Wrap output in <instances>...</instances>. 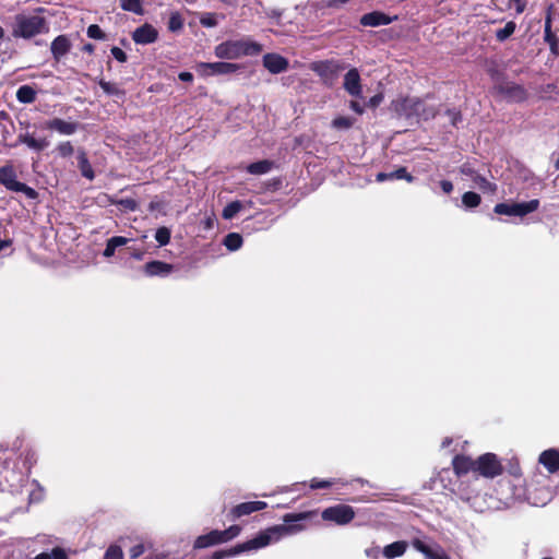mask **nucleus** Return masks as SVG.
I'll list each match as a JSON object with an SVG mask.
<instances>
[{
  "mask_svg": "<svg viewBox=\"0 0 559 559\" xmlns=\"http://www.w3.org/2000/svg\"><path fill=\"white\" fill-rule=\"evenodd\" d=\"M302 530L301 525H275L260 532L255 537L238 544L228 550H217L213 552L211 559H225L237 556L245 551L258 550L278 542L282 537L295 534Z\"/></svg>",
  "mask_w": 559,
  "mask_h": 559,
  "instance_id": "1",
  "label": "nucleus"
},
{
  "mask_svg": "<svg viewBox=\"0 0 559 559\" xmlns=\"http://www.w3.org/2000/svg\"><path fill=\"white\" fill-rule=\"evenodd\" d=\"M11 35L19 39H32L49 32V23L39 13L21 12L12 17Z\"/></svg>",
  "mask_w": 559,
  "mask_h": 559,
  "instance_id": "2",
  "label": "nucleus"
},
{
  "mask_svg": "<svg viewBox=\"0 0 559 559\" xmlns=\"http://www.w3.org/2000/svg\"><path fill=\"white\" fill-rule=\"evenodd\" d=\"M262 51V46L250 38L226 40L215 47V56L219 59H239L245 56H255Z\"/></svg>",
  "mask_w": 559,
  "mask_h": 559,
  "instance_id": "3",
  "label": "nucleus"
},
{
  "mask_svg": "<svg viewBox=\"0 0 559 559\" xmlns=\"http://www.w3.org/2000/svg\"><path fill=\"white\" fill-rule=\"evenodd\" d=\"M392 108L400 117L405 118L428 120L436 116V108L417 97L399 98L392 103Z\"/></svg>",
  "mask_w": 559,
  "mask_h": 559,
  "instance_id": "4",
  "label": "nucleus"
},
{
  "mask_svg": "<svg viewBox=\"0 0 559 559\" xmlns=\"http://www.w3.org/2000/svg\"><path fill=\"white\" fill-rule=\"evenodd\" d=\"M539 206V201L534 199L528 202H520V203H498L493 211L499 215H509V216H525L534 211H536Z\"/></svg>",
  "mask_w": 559,
  "mask_h": 559,
  "instance_id": "5",
  "label": "nucleus"
},
{
  "mask_svg": "<svg viewBox=\"0 0 559 559\" xmlns=\"http://www.w3.org/2000/svg\"><path fill=\"white\" fill-rule=\"evenodd\" d=\"M321 516L324 521L334 522L337 525H345L355 518V511L350 506L336 504L324 509Z\"/></svg>",
  "mask_w": 559,
  "mask_h": 559,
  "instance_id": "6",
  "label": "nucleus"
},
{
  "mask_svg": "<svg viewBox=\"0 0 559 559\" xmlns=\"http://www.w3.org/2000/svg\"><path fill=\"white\" fill-rule=\"evenodd\" d=\"M0 183L11 191L25 192L28 195L34 194L32 188L16 180V175L12 166L7 165L0 168Z\"/></svg>",
  "mask_w": 559,
  "mask_h": 559,
  "instance_id": "7",
  "label": "nucleus"
},
{
  "mask_svg": "<svg viewBox=\"0 0 559 559\" xmlns=\"http://www.w3.org/2000/svg\"><path fill=\"white\" fill-rule=\"evenodd\" d=\"M240 69L237 63L230 62H202L198 64V71L201 75H225L235 73Z\"/></svg>",
  "mask_w": 559,
  "mask_h": 559,
  "instance_id": "8",
  "label": "nucleus"
},
{
  "mask_svg": "<svg viewBox=\"0 0 559 559\" xmlns=\"http://www.w3.org/2000/svg\"><path fill=\"white\" fill-rule=\"evenodd\" d=\"M412 545L417 551L425 556V559H450L443 548L436 543L415 538Z\"/></svg>",
  "mask_w": 559,
  "mask_h": 559,
  "instance_id": "9",
  "label": "nucleus"
},
{
  "mask_svg": "<svg viewBox=\"0 0 559 559\" xmlns=\"http://www.w3.org/2000/svg\"><path fill=\"white\" fill-rule=\"evenodd\" d=\"M476 468L485 477H495L501 473V465L492 453H486L476 461Z\"/></svg>",
  "mask_w": 559,
  "mask_h": 559,
  "instance_id": "10",
  "label": "nucleus"
},
{
  "mask_svg": "<svg viewBox=\"0 0 559 559\" xmlns=\"http://www.w3.org/2000/svg\"><path fill=\"white\" fill-rule=\"evenodd\" d=\"M495 90L510 102H522L526 99V92L523 86L512 82L497 83Z\"/></svg>",
  "mask_w": 559,
  "mask_h": 559,
  "instance_id": "11",
  "label": "nucleus"
},
{
  "mask_svg": "<svg viewBox=\"0 0 559 559\" xmlns=\"http://www.w3.org/2000/svg\"><path fill=\"white\" fill-rule=\"evenodd\" d=\"M157 37H158L157 29L148 23H145L144 25L138 27L132 33V39L136 44H140V45L152 44V43L156 41Z\"/></svg>",
  "mask_w": 559,
  "mask_h": 559,
  "instance_id": "12",
  "label": "nucleus"
},
{
  "mask_svg": "<svg viewBox=\"0 0 559 559\" xmlns=\"http://www.w3.org/2000/svg\"><path fill=\"white\" fill-rule=\"evenodd\" d=\"M79 127L78 122L66 121L60 118H53L45 122L46 129L57 131L61 135H72L78 131Z\"/></svg>",
  "mask_w": 559,
  "mask_h": 559,
  "instance_id": "13",
  "label": "nucleus"
},
{
  "mask_svg": "<svg viewBox=\"0 0 559 559\" xmlns=\"http://www.w3.org/2000/svg\"><path fill=\"white\" fill-rule=\"evenodd\" d=\"M343 86L345 91L355 97H360L362 93L360 75L357 69H350L344 76Z\"/></svg>",
  "mask_w": 559,
  "mask_h": 559,
  "instance_id": "14",
  "label": "nucleus"
},
{
  "mask_svg": "<svg viewBox=\"0 0 559 559\" xmlns=\"http://www.w3.org/2000/svg\"><path fill=\"white\" fill-rule=\"evenodd\" d=\"M263 66L273 74H278L287 70L288 60L277 53H266L263 56Z\"/></svg>",
  "mask_w": 559,
  "mask_h": 559,
  "instance_id": "15",
  "label": "nucleus"
},
{
  "mask_svg": "<svg viewBox=\"0 0 559 559\" xmlns=\"http://www.w3.org/2000/svg\"><path fill=\"white\" fill-rule=\"evenodd\" d=\"M394 20H396V16L390 17L382 12L374 11L371 13L364 14L360 19V23L364 26L376 27L380 25H388Z\"/></svg>",
  "mask_w": 559,
  "mask_h": 559,
  "instance_id": "16",
  "label": "nucleus"
},
{
  "mask_svg": "<svg viewBox=\"0 0 559 559\" xmlns=\"http://www.w3.org/2000/svg\"><path fill=\"white\" fill-rule=\"evenodd\" d=\"M71 48V43L66 35L57 36L50 46L51 53L55 60L59 61L62 57H64Z\"/></svg>",
  "mask_w": 559,
  "mask_h": 559,
  "instance_id": "17",
  "label": "nucleus"
},
{
  "mask_svg": "<svg viewBox=\"0 0 559 559\" xmlns=\"http://www.w3.org/2000/svg\"><path fill=\"white\" fill-rule=\"evenodd\" d=\"M267 507L266 502L264 501H249V502H242L240 504H237L231 510V514L235 518H240L242 515L251 514L255 511L263 510Z\"/></svg>",
  "mask_w": 559,
  "mask_h": 559,
  "instance_id": "18",
  "label": "nucleus"
},
{
  "mask_svg": "<svg viewBox=\"0 0 559 559\" xmlns=\"http://www.w3.org/2000/svg\"><path fill=\"white\" fill-rule=\"evenodd\" d=\"M539 463L543 464L550 473L559 469V451L549 449L539 455Z\"/></svg>",
  "mask_w": 559,
  "mask_h": 559,
  "instance_id": "19",
  "label": "nucleus"
},
{
  "mask_svg": "<svg viewBox=\"0 0 559 559\" xmlns=\"http://www.w3.org/2000/svg\"><path fill=\"white\" fill-rule=\"evenodd\" d=\"M171 271L173 265L162 261H152L145 264V273L148 276H166Z\"/></svg>",
  "mask_w": 559,
  "mask_h": 559,
  "instance_id": "20",
  "label": "nucleus"
},
{
  "mask_svg": "<svg viewBox=\"0 0 559 559\" xmlns=\"http://www.w3.org/2000/svg\"><path fill=\"white\" fill-rule=\"evenodd\" d=\"M453 468L457 475L467 474L471 471H477L476 461L467 456L457 455L453 459Z\"/></svg>",
  "mask_w": 559,
  "mask_h": 559,
  "instance_id": "21",
  "label": "nucleus"
},
{
  "mask_svg": "<svg viewBox=\"0 0 559 559\" xmlns=\"http://www.w3.org/2000/svg\"><path fill=\"white\" fill-rule=\"evenodd\" d=\"M223 543L221 531L214 530L209 534L199 536L194 542V548H206Z\"/></svg>",
  "mask_w": 559,
  "mask_h": 559,
  "instance_id": "22",
  "label": "nucleus"
},
{
  "mask_svg": "<svg viewBox=\"0 0 559 559\" xmlns=\"http://www.w3.org/2000/svg\"><path fill=\"white\" fill-rule=\"evenodd\" d=\"M406 549L407 543L404 540H399L385 546L382 550V554L385 558L393 559L403 556Z\"/></svg>",
  "mask_w": 559,
  "mask_h": 559,
  "instance_id": "23",
  "label": "nucleus"
},
{
  "mask_svg": "<svg viewBox=\"0 0 559 559\" xmlns=\"http://www.w3.org/2000/svg\"><path fill=\"white\" fill-rule=\"evenodd\" d=\"M78 166L83 177L93 180L95 177L94 170L88 162L87 155L83 150H79L76 154Z\"/></svg>",
  "mask_w": 559,
  "mask_h": 559,
  "instance_id": "24",
  "label": "nucleus"
},
{
  "mask_svg": "<svg viewBox=\"0 0 559 559\" xmlns=\"http://www.w3.org/2000/svg\"><path fill=\"white\" fill-rule=\"evenodd\" d=\"M20 142L26 144L29 148L35 151H43L46 148L49 143L46 139H35L32 134L26 133L23 135H20Z\"/></svg>",
  "mask_w": 559,
  "mask_h": 559,
  "instance_id": "25",
  "label": "nucleus"
},
{
  "mask_svg": "<svg viewBox=\"0 0 559 559\" xmlns=\"http://www.w3.org/2000/svg\"><path fill=\"white\" fill-rule=\"evenodd\" d=\"M129 241L128 238L121 236H115L108 239L106 248L104 250V255L106 258H110L115 254L117 248L127 245Z\"/></svg>",
  "mask_w": 559,
  "mask_h": 559,
  "instance_id": "26",
  "label": "nucleus"
},
{
  "mask_svg": "<svg viewBox=\"0 0 559 559\" xmlns=\"http://www.w3.org/2000/svg\"><path fill=\"white\" fill-rule=\"evenodd\" d=\"M16 98L20 103L31 104L36 98L35 90L29 85H22L16 91Z\"/></svg>",
  "mask_w": 559,
  "mask_h": 559,
  "instance_id": "27",
  "label": "nucleus"
},
{
  "mask_svg": "<svg viewBox=\"0 0 559 559\" xmlns=\"http://www.w3.org/2000/svg\"><path fill=\"white\" fill-rule=\"evenodd\" d=\"M355 122H356L355 118L338 116L332 120L331 127L335 130L345 131V130H349L354 126Z\"/></svg>",
  "mask_w": 559,
  "mask_h": 559,
  "instance_id": "28",
  "label": "nucleus"
},
{
  "mask_svg": "<svg viewBox=\"0 0 559 559\" xmlns=\"http://www.w3.org/2000/svg\"><path fill=\"white\" fill-rule=\"evenodd\" d=\"M271 168H272V162L264 159V160H259V162L250 164L247 167V170H248V173H250L252 175H263V174L269 173L271 170Z\"/></svg>",
  "mask_w": 559,
  "mask_h": 559,
  "instance_id": "29",
  "label": "nucleus"
},
{
  "mask_svg": "<svg viewBox=\"0 0 559 559\" xmlns=\"http://www.w3.org/2000/svg\"><path fill=\"white\" fill-rule=\"evenodd\" d=\"M312 70L322 78H328L330 74L333 75L337 67L331 62H320L312 64Z\"/></svg>",
  "mask_w": 559,
  "mask_h": 559,
  "instance_id": "30",
  "label": "nucleus"
},
{
  "mask_svg": "<svg viewBox=\"0 0 559 559\" xmlns=\"http://www.w3.org/2000/svg\"><path fill=\"white\" fill-rule=\"evenodd\" d=\"M120 7L122 10L132 12L139 15L144 13L141 0H120Z\"/></svg>",
  "mask_w": 559,
  "mask_h": 559,
  "instance_id": "31",
  "label": "nucleus"
},
{
  "mask_svg": "<svg viewBox=\"0 0 559 559\" xmlns=\"http://www.w3.org/2000/svg\"><path fill=\"white\" fill-rule=\"evenodd\" d=\"M224 245L228 250L236 251L242 246V237L237 233H230L225 237Z\"/></svg>",
  "mask_w": 559,
  "mask_h": 559,
  "instance_id": "32",
  "label": "nucleus"
},
{
  "mask_svg": "<svg viewBox=\"0 0 559 559\" xmlns=\"http://www.w3.org/2000/svg\"><path fill=\"white\" fill-rule=\"evenodd\" d=\"M473 181L475 186L484 192L495 193L497 190V186L495 183L488 181L480 175H475Z\"/></svg>",
  "mask_w": 559,
  "mask_h": 559,
  "instance_id": "33",
  "label": "nucleus"
},
{
  "mask_svg": "<svg viewBox=\"0 0 559 559\" xmlns=\"http://www.w3.org/2000/svg\"><path fill=\"white\" fill-rule=\"evenodd\" d=\"M242 209V203L240 201H234L228 203L223 210V217L225 219L234 218Z\"/></svg>",
  "mask_w": 559,
  "mask_h": 559,
  "instance_id": "34",
  "label": "nucleus"
},
{
  "mask_svg": "<svg viewBox=\"0 0 559 559\" xmlns=\"http://www.w3.org/2000/svg\"><path fill=\"white\" fill-rule=\"evenodd\" d=\"M515 28L516 24L513 21H510L502 28L497 29L496 38L499 41H504L514 33Z\"/></svg>",
  "mask_w": 559,
  "mask_h": 559,
  "instance_id": "35",
  "label": "nucleus"
},
{
  "mask_svg": "<svg viewBox=\"0 0 559 559\" xmlns=\"http://www.w3.org/2000/svg\"><path fill=\"white\" fill-rule=\"evenodd\" d=\"M480 195L472 191L465 192L462 197V203L467 209L478 206L480 204Z\"/></svg>",
  "mask_w": 559,
  "mask_h": 559,
  "instance_id": "36",
  "label": "nucleus"
},
{
  "mask_svg": "<svg viewBox=\"0 0 559 559\" xmlns=\"http://www.w3.org/2000/svg\"><path fill=\"white\" fill-rule=\"evenodd\" d=\"M183 27V19L177 11L171 12L168 21V29L170 32H179Z\"/></svg>",
  "mask_w": 559,
  "mask_h": 559,
  "instance_id": "37",
  "label": "nucleus"
},
{
  "mask_svg": "<svg viewBox=\"0 0 559 559\" xmlns=\"http://www.w3.org/2000/svg\"><path fill=\"white\" fill-rule=\"evenodd\" d=\"M34 559H67V552L63 548L56 547L52 549L50 554L41 552L37 555Z\"/></svg>",
  "mask_w": 559,
  "mask_h": 559,
  "instance_id": "38",
  "label": "nucleus"
},
{
  "mask_svg": "<svg viewBox=\"0 0 559 559\" xmlns=\"http://www.w3.org/2000/svg\"><path fill=\"white\" fill-rule=\"evenodd\" d=\"M123 551L120 546L118 545H110L104 556L103 559H123Z\"/></svg>",
  "mask_w": 559,
  "mask_h": 559,
  "instance_id": "39",
  "label": "nucleus"
},
{
  "mask_svg": "<svg viewBox=\"0 0 559 559\" xmlns=\"http://www.w3.org/2000/svg\"><path fill=\"white\" fill-rule=\"evenodd\" d=\"M56 151L61 157H69L73 154L74 147L70 141H64L56 146Z\"/></svg>",
  "mask_w": 559,
  "mask_h": 559,
  "instance_id": "40",
  "label": "nucleus"
},
{
  "mask_svg": "<svg viewBox=\"0 0 559 559\" xmlns=\"http://www.w3.org/2000/svg\"><path fill=\"white\" fill-rule=\"evenodd\" d=\"M155 239L160 246H166L170 240V230L167 227H160L155 233Z\"/></svg>",
  "mask_w": 559,
  "mask_h": 559,
  "instance_id": "41",
  "label": "nucleus"
},
{
  "mask_svg": "<svg viewBox=\"0 0 559 559\" xmlns=\"http://www.w3.org/2000/svg\"><path fill=\"white\" fill-rule=\"evenodd\" d=\"M240 526L238 525H231L227 530L221 531V536L223 539V543H226L235 537H237L240 534Z\"/></svg>",
  "mask_w": 559,
  "mask_h": 559,
  "instance_id": "42",
  "label": "nucleus"
},
{
  "mask_svg": "<svg viewBox=\"0 0 559 559\" xmlns=\"http://www.w3.org/2000/svg\"><path fill=\"white\" fill-rule=\"evenodd\" d=\"M390 176L393 177V179H405L408 182H412L414 180V177L412 175H409L406 171V168H404V167H401L394 171H391Z\"/></svg>",
  "mask_w": 559,
  "mask_h": 559,
  "instance_id": "43",
  "label": "nucleus"
},
{
  "mask_svg": "<svg viewBox=\"0 0 559 559\" xmlns=\"http://www.w3.org/2000/svg\"><path fill=\"white\" fill-rule=\"evenodd\" d=\"M87 36L93 38V39H104L105 38L104 32L96 24H92V25L88 26V28H87Z\"/></svg>",
  "mask_w": 559,
  "mask_h": 559,
  "instance_id": "44",
  "label": "nucleus"
},
{
  "mask_svg": "<svg viewBox=\"0 0 559 559\" xmlns=\"http://www.w3.org/2000/svg\"><path fill=\"white\" fill-rule=\"evenodd\" d=\"M200 22L205 27H214L217 24L214 14H206V15L202 16Z\"/></svg>",
  "mask_w": 559,
  "mask_h": 559,
  "instance_id": "45",
  "label": "nucleus"
},
{
  "mask_svg": "<svg viewBox=\"0 0 559 559\" xmlns=\"http://www.w3.org/2000/svg\"><path fill=\"white\" fill-rule=\"evenodd\" d=\"M111 55L119 62H126L127 61L126 52L121 48H119V47H112L111 48Z\"/></svg>",
  "mask_w": 559,
  "mask_h": 559,
  "instance_id": "46",
  "label": "nucleus"
},
{
  "mask_svg": "<svg viewBox=\"0 0 559 559\" xmlns=\"http://www.w3.org/2000/svg\"><path fill=\"white\" fill-rule=\"evenodd\" d=\"M546 43L549 45L550 51L554 56H559V39L557 36L550 38L549 40H546Z\"/></svg>",
  "mask_w": 559,
  "mask_h": 559,
  "instance_id": "47",
  "label": "nucleus"
},
{
  "mask_svg": "<svg viewBox=\"0 0 559 559\" xmlns=\"http://www.w3.org/2000/svg\"><path fill=\"white\" fill-rule=\"evenodd\" d=\"M333 483L330 481V480H318V479H312L311 480V484H310V487L312 489H321V488H328L332 485Z\"/></svg>",
  "mask_w": 559,
  "mask_h": 559,
  "instance_id": "48",
  "label": "nucleus"
},
{
  "mask_svg": "<svg viewBox=\"0 0 559 559\" xmlns=\"http://www.w3.org/2000/svg\"><path fill=\"white\" fill-rule=\"evenodd\" d=\"M556 35L551 32V19L548 15L545 22V32H544V39L549 40L550 38L555 37Z\"/></svg>",
  "mask_w": 559,
  "mask_h": 559,
  "instance_id": "49",
  "label": "nucleus"
},
{
  "mask_svg": "<svg viewBox=\"0 0 559 559\" xmlns=\"http://www.w3.org/2000/svg\"><path fill=\"white\" fill-rule=\"evenodd\" d=\"M460 173L464 176L469 177L472 180L475 175H478L468 164H464L460 167Z\"/></svg>",
  "mask_w": 559,
  "mask_h": 559,
  "instance_id": "50",
  "label": "nucleus"
},
{
  "mask_svg": "<svg viewBox=\"0 0 559 559\" xmlns=\"http://www.w3.org/2000/svg\"><path fill=\"white\" fill-rule=\"evenodd\" d=\"M380 552L381 550L378 546H373L365 550V554L369 559H379Z\"/></svg>",
  "mask_w": 559,
  "mask_h": 559,
  "instance_id": "51",
  "label": "nucleus"
},
{
  "mask_svg": "<svg viewBox=\"0 0 559 559\" xmlns=\"http://www.w3.org/2000/svg\"><path fill=\"white\" fill-rule=\"evenodd\" d=\"M99 85H100L102 90L107 94H115L117 92L116 85H114L109 82L100 81Z\"/></svg>",
  "mask_w": 559,
  "mask_h": 559,
  "instance_id": "52",
  "label": "nucleus"
},
{
  "mask_svg": "<svg viewBox=\"0 0 559 559\" xmlns=\"http://www.w3.org/2000/svg\"><path fill=\"white\" fill-rule=\"evenodd\" d=\"M306 519V514H302V513H290V514H286L284 516V522L285 523H289V522H295V521H300V520H304Z\"/></svg>",
  "mask_w": 559,
  "mask_h": 559,
  "instance_id": "53",
  "label": "nucleus"
},
{
  "mask_svg": "<svg viewBox=\"0 0 559 559\" xmlns=\"http://www.w3.org/2000/svg\"><path fill=\"white\" fill-rule=\"evenodd\" d=\"M447 115L453 126H455L457 121L461 120V114L456 110H447Z\"/></svg>",
  "mask_w": 559,
  "mask_h": 559,
  "instance_id": "54",
  "label": "nucleus"
},
{
  "mask_svg": "<svg viewBox=\"0 0 559 559\" xmlns=\"http://www.w3.org/2000/svg\"><path fill=\"white\" fill-rule=\"evenodd\" d=\"M441 189L444 193H451L453 191V185L449 180H442L440 182Z\"/></svg>",
  "mask_w": 559,
  "mask_h": 559,
  "instance_id": "55",
  "label": "nucleus"
},
{
  "mask_svg": "<svg viewBox=\"0 0 559 559\" xmlns=\"http://www.w3.org/2000/svg\"><path fill=\"white\" fill-rule=\"evenodd\" d=\"M510 3L515 5V11L519 14L525 9V3L522 0H510Z\"/></svg>",
  "mask_w": 559,
  "mask_h": 559,
  "instance_id": "56",
  "label": "nucleus"
},
{
  "mask_svg": "<svg viewBox=\"0 0 559 559\" xmlns=\"http://www.w3.org/2000/svg\"><path fill=\"white\" fill-rule=\"evenodd\" d=\"M382 99H383L382 95H374L373 97H371L369 99L368 105L370 107H377L382 102Z\"/></svg>",
  "mask_w": 559,
  "mask_h": 559,
  "instance_id": "57",
  "label": "nucleus"
},
{
  "mask_svg": "<svg viewBox=\"0 0 559 559\" xmlns=\"http://www.w3.org/2000/svg\"><path fill=\"white\" fill-rule=\"evenodd\" d=\"M349 107L355 111L357 112L358 115H362L364 114V107L359 105V103L355 102V100H352L350 104H349Z\"/></svg>",
  "mask_w": 559,
  "mask_h": 559,
  "instance_id": "58",
  "label": "nucleus"
},
{
  "mask_svg": "<svg viewBox=\"0 0 559 559\" xmlns=\"http://www.w3.org/2000/svg\"><path fill=\"white\" fill-rule=\"evenodd\" d=\"M179 79L183 82H191L193 80V75L190 72H180Z\"/></svg>",
  "mask_w": 559,
  "mask_h": 559,
  "instance_id": "59",
  "label": "nucleus"
},
{
  "mask_svg": "<svg viewBox=\"0 0 559 559\" xmlns=\"http://www.w3.org/2000/svg\"><path fill=\"white\" fill-rule=\"evenodd\" d=\"M393 177L390 176V173H379L377 175V181L382 182L385 180H392Z\"/></svg>",
  "mask_w": 559,
  "mask_h": 559,
  "instance_id": "60",
  "label": "nucleus"
},
{
  "mask_svg": "<svg viewBox=\"0 0 559 559\" xmlns=\"http://www.w3.org/2000/svg\"><path fill=\"white\" fill-rule=\"evenodd\" d=\"M122 203H123L127 207H129V209H131V210H134V209H135V203H134V201H133V200H124V201H122Z\"/></svg>",
  "mask_w": 559,
  "mask_h": 559,
  "instance_id": "61",
  "label": "nucleus"
},
{
  "mask_svg": "<svg viewBox=\"0 0 559 559\" xmlns=\"http://www.w3.org/2000/svg\"><path fill=\"white\" fill-rule=\"evenodd\" d=\"M10 245H11L10 240H1L0 241V251L3 250L4 248L9 247Z\"/></svg>",
  "mask_w": 559,
  "mask_h": 559,
  "instance_id": "62",
  "label": "nucleus"
},
{
  "mask_svg": "<svg viewBox=\"0 0 559 559\" xmlns=\"http://www.w3.org/2000/svg\"><path fill=\"white\" fill-rule=\"evenodd\" d=\"M452 440L450 438H445L443 441H442V447L445 448V447H449L451 444Z\"/></svg>",
  "mask_w": 559,
  "mask_h": 559,
  "instance_id": "63",
  "label": "nucleus"
},
{
  "mask_svg": "<svg viewBox=\"0 0 559 559\" xmlns=\"http://www.w3.org/2000/svg\"><path fill=\"white\" fill-rule=\"evenodd\" d=\"M555 167H556V169H558V170H559V157L557 158V160H556V163H555Z\"/></svg>",
  "mask_w": 559,
  "mask_h": 559,
  "instance_id": "64",
  "label": "nucleus"
}]
</instances>
